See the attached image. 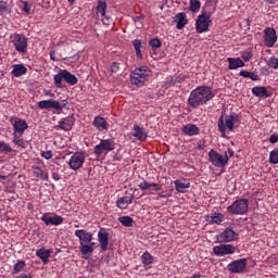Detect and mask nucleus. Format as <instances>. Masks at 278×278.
Here are the masks:
<instances>
[{
    "mask_svg": "<svg viewBox=\"0 0 278 278\" xmlns=\"http://www.w3.org/2000/svg\"><path fill=\"white\" fill-rule=\"evenodd\" d=\"M212 99H214V92L212 91V88L207 86H200L190 92L188 103L190 108L197 110L199 105H205L207 101H212Z\"/></svg>",
    "mask_w": 278,
    "mask_h": 278,
    "instance_id": "1",
    "label": "nucleus"
},
{
    "mask_svg": "<svg viewBox=\"0 0 278 278\" xmlns=\"http://www.w3.org/2000/svg\"><path fill=\"white\" fill-rule=\"evenodd\" d=\"M74 236L79 240V251L83 255V260H90V256L94 253L92 232L84 229H77L75 230Z\"/></svg>",
    "mask_w": 278,
    "mask_h": 278,
    "instance_id": "2",
    "label": "nucleus"
},
{
    "mask_svg": "<svg viewBox=\"0 0 278 278\" xmlns=\"http://www.w3.org/2000/svg\"><path fill=\"white\" fill-rule=\"evenodd\" d=\"M240 121V115L232 113L230 115H220L217 121L218 131L222 134V138H226L228 131H233V125Z\"/></svg>",
    "mask_w": 278,
    "mask_h": 278,
    "instance_id": "3",
    "label": "nucleus"
},
{
    "mask_svg": "<svg viewBox=\"0 0 278 278\" xmlns=\"http://www.w3.org/2000/svg\"><path fill=\"white\" fill-rule=\"evenodd\" d=\"M53 79L54 86H56V88H64L62 79H64L68 86H75L78 81L77 76L71 74V72L66 70H61L56 75H54Z\"/></svg>",
    "mask_w": 278,
    "mask_h": 278,
    "instance_id": "4",
    "label": "nucleus"
},
{
    "mask_svg": "<svg viewBox=\"0 0 278 278\" xmlns=\"http://www.w3.org/2000/svg\"><path fill=\"white\" fill-rule=\"evenodd\" d=\"M39 110H55L56 112H62L63 110L68 109V101L66 100H41L37 103Z\"/></svg>",
    "mask_w": 278,
    "mask_h": 278,
    "instance_id": "5",
    "label": "nucleus"
},
{
    "mask_svg": "<svg viewBox=\"0 0 278 278\" xmlns=\"http://www.w3.org/2000/svg\"><path fill=\"white\" fill-rule=\"evenodd\" d=\"M228 214H233L236 216H242L249 212V200L239 199L235 201L231 205L227 207Z\"/></svg>",
    "mask_w": 278,
    "mask_h": 278,
    "instance_id": "6",
    "label": "nucleus"
},
{
    "mask_svg": "<svg viewBox=\"0 0 278 278\" xmlns=\"http://www.w3.org/2000/svg\"><path fill=\"white\" fill-rule=\"evenodd\" d=\"M149 67L147 66H141L136 68L131 74H130V84L132 86H144V83L147 81V77L149 74H147Z\"/></svg>",
    "mask_w": 278,
    "mask_h": 278,
    "instance_id": "7",
    "label": "nucleus"
},
{
    "mask_svg": "<svg viewBox=\"0 0 278 278\" xmlns=\"http://www.w3.org/2000/svg\"><path fill=\"white\" fill-rule=\"evenodd\" d=\"M210 13H202L198 16L195 21V31L197 34H205V31H210V25H212Z\"/></svg>",
    "mask_w": 278,
    "mask_h": 278,
    "instance_id": "8",
    "label": "nucleus"
},
{
    "mask_svg": "<svg viewBox=\"0 0 278 278\" xmlns=\"http://www.w3.org/2000/svg\"><path fill=\"white\" fill-rule=\"evenodd\" d=\"M208 160L213 166H216L217 168H223V166H227V163L229 162V155H227V152H224V154H220L216 152V150H211L208 152Z\"/></svg>",
    "mask_w": 278,
    "mask_h": 278,
    "instance_id": "9",
    "label": "nucleus"
},
{
    "mask_svg": "<svg viewBox=\"0 0 278 278\" xmlns=\"http://www.w3.org/2000/svg\"><path fill=\"white\" fill-rule=\"evenodd\" d=\"M238 238H240V235L231 229V227H226L223 232L217 235V241L220 243L236 242Z\"/></svg>",
    "mask_w": 278,
    "mask_h": 278,
    "instance_id": "10",
    "label": "nucleus"
},
{
    "mask_svg": "<svg viewBox=\"0 0 278 278\" xmlns=\"http://www.w3.org/2000/svg\"><path fill=\"white\" fill-rule=\"evenodd\" d=\"M84 162H86L84 152H75L68 161V166L72 170H79V168H83Z\"/></svg>",
    "mask_w": 278,
    "mask_h": 278,
    "instance_id": "11",
    "label": "nucleus"
},
{
    "mask_svg": "<svg viewBox=\"0 0 278 278\" xmlns=\"http://www.w3.org/2000/svg\"><path fill=\"white\" fill-rule=\"evenodd\" d=\"M213 253L217 257H225V255H233V253H236V247L227 243H222L213 248Z\"/></svg>",
    "mask_w": 278,
    "mask_h": 278,
    "instance_id": "12",
    "label": "nucleus"
},
{
    "mask_svg": "<svg viewBox=\"0 0 278 278\" xmlns=\"http://www.w3.org/2000/svg\"><path fill=\"white\" fill-rule=\"evenodd\" d=\"M116 143L112 139H102L98 146L94 147L93 153L99 157L103 151H114Z\"/></svg>",
    "mask_w": 278,
    "mask_h": 278,
    "instance_id": "13",
    "label": "nucleus"
},
{
    "mask_svg": "<svg viewBox=\"0 0 278 278\" xmlns=\"http://www.w3.org/2000/svg\"><path fill=\"white\" fill-rule=\"evenodd\" d=\"M247 258H239L236 261H232L227 265V268L230 273H233L236 275H240L247 270Z\"/></svg>",
    "mask_w": 278,
    "mask_h": 278,
    "instance_id": "14",
    "label": "nucleus"
},
{
    "mask_svg": "<svg viewBox=\"0 0 278 278\" xmlns=\"http://www.w3.org/2000/svg\"><path fill=\"white\" fill-rule=\"evenodd\" d=\"M27 37L15 34L12 40L15 51L18 53H27Z\"/></svg>",
    "mask_w": 278,
    "mask_h": 278,
    "instance_id": "15",
    "label": "nucleus"
},
{
    "mask_svg": "<svg viewBox=\"0 0 278 278\" xmlns=\"http://www.w3.org/2000/svg\"><path fill=\"white\" fill-rule=\"evenodd\" d=\"M40 220H42V223H45L47 227H58L59 225H62V223H64V217L60 215L51 216L49 213H45L41 216Z\"/></svg>",
    "mask_w": 278,
    "mask_h": 278,
    "instance_id": "16",
    "label": "nucleus"
},
{
    "mask_svg": "<svg viewBox=\"0 0 278 278\" xmlns=\"http://www.w3.org/2000/svg\"><path fill=\"white\" fill-rule=\"evenodd\" d=\"M13 118H15L13 123V135L23 136V134H25V130L29 127V125L25 119L17 118V117H11V122Z\"/></svg>",
    "mask_w": 278,
    "mask_h": 278,
    "instance_id": "17",
    "label": "nucleus"
},
{
    "mask_svg": "<svg viewBox=\"0 0 278 278\" xmlns=\"http://www.w3.org/2000/svg\"><path fill=\"white\" fill-rule=\"evenodd\" d=\"M108 11V3L105 0H99L97 5V12L102 16V23L103 25H111L112 18H110L105 12Z\"/></svg>",
    "mask_w": 278,
    "mask_h": 278,
    "instance_id": "18",
    "label": "nucleus"
},
{
    "mask_svg": "<svg viewBox=\"0 0 278 278\" xmlns=\"http://www.w3.org/2000/svg\"><path fill=\"white\" fill-rule=\"evenodd\" d=\"M98 241L101 251H108V245L110 244V232H108V229L100 228L98 231Z\"/></svg>",
    "mask_w": 278,
    "mask_h": 278,
    "instance_id": "19",
    "label": "nucleus"
},
{
    "mask_svg": "<svg viewBox=\"0 0 278 278\" xmlns=\"http://www.w3.org/2000/svg\"><path fill=\"white\" fill-rule=\"evenodd\" d=\"M264 34L265 45L267 47H275V42H277V30H275V28L267 27L265 28Z\"/></svg>",
    "mask_w": 278,
    "mask_h": 278,
    "instance_id": "20",
    "label": "nucleus"
},
{
    "mask_svg": "<svg viewBox=\"0 0 278 278\" xmlns=\"http://www.w3.org/2000/svg\"><path fill=\"white\" fill-rule=\"evenodd\" d=\"M73 125H75V117L67 116L59 122L54 129H62L63 131H71L73 129Z\"/></svg>",
    "mask_w": 278,
    "mask_h": 278,
    "instance_id": "21",
    "label": "nucleus"
},
{
    "mask_svg": "<svg viewBox=\"0 0 278 278\" xmlns=\"http://www.w3.org/2000/svg\"><path fill=\"white\" fill-rule=\"evenodd\" d=\"M208 225H220L225 220L223 213H212L205 217Z\"/></svg>",
    "mask_w": 278,
    "mask_h": 278,
    "instance_id": "22",
    "label": "nucleus"
},
{
    "mask_svg": "<svg viewBox=\"0 0 278 278\" xmlns=\"http://www.w3.org/2000/svg\"><path fill=\"white\" fill-rule=\"evenodd\" d=\"M181 131L185 136H199L201 134V129L194 124H187L182 126Z\"/></svg>",
    "mask_w": 278,
    "mask_h": 278,
    "instance_id": "23",
    "label": "nucleus"
},
{
    "mask_svg": "<svg viewBox=\"0 0 278 278\" xmlns=\"http://www.w3.org/2000/svg\"><path fill=\"white\" fill-rule=\"evenodd\" d=\"M227 62L229 71H236V68H243L244 66V61L240 58H228Z\"/></svg>",
    "mask_w": 278,
    "mask_h": 278,
    "instance_id": "24",
    "label": "nucleus"
},
{
    "mask_svg": "<svg viewBox=\"0 0 278 278\" xmlns=\"http://www.w3.org/2000/svg\"><path fill=\"white\" fill-rule=\"evenodd\" d=\"M252 94H254V97H258V99H268V97H270L268 89L264 86L253 87Z\"/></svg>",
    "mask_w": 278,
    "mask_h": 278,
    "instance_id": "25",
    "label": "nucleus"
},
{
    "mask_svg": "<svg viewBox=\"0 0 278 278\" xmlns=\"http://www.w3.org/2000/svg\"><path fill=\"white\" fill-rule=\"evenodd\" d=\"M131 203H134V197H122L116 201V207L127 210Z\"/></svg>",
    "mask_w": 278,
    "mask_h": 278,
    "instance_id": "26",
    "label": "nucleus"
},
{
    "mask_svg": "<svg viewBox=\"0 0 278 278\" xmlns=\"http://www.w3.org/2000/svg\"><path fill=\"white\" fill-rule=\"evenodd\" d=\"M36 255L39 257V260H41L43 264H48L49 257H51V250H47L45 248L38 249L36 251Z\"/></svg>",
    "mask_w": 278,
    "mask_h": 278,
    "instance_id": "27",
    "label": "nucleus"
},
{
    "mask_svg": "<svg viewBox=\"0 0 278 278\" xmlns=\"http://www.w3.org/2000/svg\"><path fill=\"white\" fill-rule=\"evenodd\" d=\"M134 138H137V140H141V141H144L147 140V131L144 130V128L138 126V125H135L134 126V134H132Z\"/></svg>",
    "mask_w": 278,
    "mask_h": 278,
    "instance_id": "28",
    "label": "nucleus"
},
{
    "mask_svg": "<svg viewBox=\"0 0 278 278\" xmlns=\"http://www.w3.org/2000/svg\"><path fill=\"white\" fill-rule=\"evenodd\" d=\"M27 74V67H25V65L23 64H16L13 65V70L11 72V75H13V77H23V75Z\"/></svg>",
    "mask_w": 278,
    "mask_h": 278,
    "instance_id": "29",
    "label": "nucleus"
},
{
    "mask_svg": "<svg viewBox=\"0 0 278 278\" xmlns=\"http://www.w3.org/2000/svg\"><path fill=\"white\" fill-rule=\"evenodd\" d=\"M174 185L177 192H180V193L186 192V190L190 188V181H186V180L177 179L174 181Z\"/></svg>",
    "mask_w": 278,
    "mask_h": 278,
    "instance_id": "30",
    "label": "nucleus"
},
{
    "mask_svg": "<svg viewBox=\"0 0 278 278\" xmlns=\"http://www.w3.org/2000/svg\"><path fill=\"white\" fill-rule=\"evenodd\" d=\"M93 127H97L99 131H105L108 129V122L101 116H97L93 121Z\"/></svg>",
    "mask_w": 278,
    "mask_h": 278,
    "instance_id": "31",
    "label": "nucleus"
},
{
    "mask_svg": "<svg viewBox=\"0 0 278 278\" xmlns=\"http://www.w3.org/2000/svg\"><path fill=\"white\" fill-rule=\"evenodd\" d=\"M141 262L143 264V268H151V265L153 264V262H155V258L153 257V255H151V253L144 252L141 255Z\"/></svg>",
    "mask_w": 278,
    "mask_h": 278,
    "instance_id": "32",
    "label": "nucleus"
},
{
    "mask_svg": "<svg viewBox=\"0 0 278 278\" xmlns=\"http://www.w3.org/2000/svg\"><path fill=\"white\" fill-rule=\"evenodd\" d=\"M177 25L176 29H184L188 25V18H186V13L181 12L176 15Z\"/></svg>",
    "mask_w": 278,
    "mask_h": 278,
    "instance_id": "33",
    "label": "nucleus"
},
{
    "mask_svg": "<svg viewBox=\"0 0 278 278\" xmlns=\"http://www.w3.org/2000/svg\"><path fill=\"white\" fill-rule=\"evenodd\" d=\"M132 47H134V49L136 51L137 58L142 60V51H140V49L142 48V41L140 39H135L132 41Z\"/></svg>",
    "mask_w": 278,
    "mask_h": 278,
    "instance_id": "34",
    "label": "nucleus"
},
{
    "mask_svg": "<svg viewBox=\"0 0 278 278\" xmlns=\"http://www.w3.org/2000/svg\"><path fill=\"white\" fill-rule=\"evenodd\" d=\"M118 223L123 225V227H134V218L129 216H121L118 217Z\"/></svg>",
    "mask_w": 278,
    "mask_h": 278,
    "instance_id": "35",
    "label": "nucleus"
},
{
    "mask_svg": "<svg viewBox=\"0 0 278 278\" xmlns=\"http://www.w3.org/2000/svg\"><path fill=\"white\" fill-rule=\"evenodd\" d=\"M33 173L37 178L43 179V181L49 180V174H45V172L40 167H34Z\"/></svg>",
    "mask_w": 278,
    "mask_h": 278,
    "instance_id": "36",
    "label": "nucleus"
},
{
    "mask_svg": "<svg viewBox=\"0 0 278 278\" xmlns=\"http://www.w3.org/2000/svg\"><path fill=\"white\" fill-rule=\"evenodd\" d=\"M20 8H21L22 12H25V14H27V15L31 14V4H29V2L21 1Z\"/></svg>",
    "mask_w": 278,
    "mask_h": 278,
    "instance_id": "37",
    "label": "nucleus"
},
{
    "mask_svg": "<svg viewBox=\"0 0 278 278\" xmlns=\"http://www.w3.org/2000/svg\"><path fill=\"white\" fill-rule=\"evenodd\" d=\"M0 153H12V147L5 141H0Z\"/></svg>",
    "mask_w": 278,
    "mask_h": 278,
    "instance_id": "38",
    "label": "nucleus"
},
{
    "mask_svg": "<svg viewBox=\"0 0 278 278\" xmlns=\"http://www.w3.org/2000/svg\"><path fill=\"white\" fill-rule=\"evenodd\" d=\"M190 10L191 12H199L201 10V1L199 0H190Z\"/></svg>",
    "mask_w": 278,
    "mask_h": 278,
    "instance_id": "39",
    "label": "nucleus"
},
{
    "mask_svg": "<svg viewBox=\"0 0 278 278\" xmlns=\"http://www.w3.org/2000/svg\"><path fill=\"white\" fill-rule=\"evenodd\" d=\"M269 163L270 164H278V148L274 149L269 153Z\"/></svg>",
    "mask_w": 278,
    "mask_h": 278,
    "instance_id": "40",
    "label": "nucleus"
},
{
    "mask_svg": "<svg viewBox=\"0 0 278 278\" xmlns=\"http://www.w3.org/2000/svg\"><path fill=\"white\" fill-rule=\"evenodd\" d=\"M267 66L269 68H274L275 71L278 70V59L276 56H271L267 62Z\"/></svg>",
    "mask_w": 278,
    "mask_h": 278,
    "instance_id": "41",
    "label": "nucleus"
},
{
    "mask_svg": "<svg viewBox=\"0 0 278 278\" xmlns=\"http://www.w3.org/2000/svg\"><path fill=\"white\" fill-rule=\"evenodd\" d=\"M13 142L17 147H21L22 149H25V140L23 138H21L20 135H13Z\"/></svg>",
    "mask_w": 278,
    "mask_h": 278,
    "instance_id": "42",
    "label": "nucleus"
},
{
    "mask_svg": "<svg viewBox=\"0 0 278 278\" xmlns=\"http://www.w3.org/2000/svg\"><path fill=\"white\" fill-rule=\"evenodd\" d=\"M149 45L152 49H160V47H162V41L159 38H152L149 41Z\"/></svg>",
    "mask_w": 278,
    "mask_h": 278,
    "instance_id": "43",
    "label": "nucleus"
},
{
    "mask_svg": "<svg viewBox=\"0 0 278 278\" xmlns=\"http://www.w3.org/2000/svg\"><path fill=\"white\" fill-rule=\"evenodd\" d=\"M25 266V261H18L15 265H14V268H13V273L16 275L18 273H21V270H23Z\"/></svg>",
    "mask_w": 278,
    "mask_h": 278,
    "instance_id": "44",
    "label": "nucleus"
},
{
    "mask_svg": "<svg viewBox=\"0 0 278 278\" xmlns=\"http://www.w3.org/2000/svg\"><path fill=\"white\" fill-rule=\"evenodd\" d=\"M139 188L140 190H149L151 188V184L147 182V180H143L139 184Z\"/></svg>",
    "mask_w": 278,
    "mask_h": 278,
    "instance_id": "45",
    "label": "nucleus"
},
{
    "mask_svg": "<svg viewBox=\"0 0 278 278\" xmlns=\"http://www.w3.org/2000/svg\"><path fill=\"white\" fill-rule=\"evenodd\" d=\"M5 12H8V3L1 1L0 2V14L3 15V14H5Z\"/></svg>",
    "mask_w": 278,
    "mask_h": 278,
    "instance_id": "46",
    "label": "nucleus"
},
{
    "mask_svg": "<svg viewBox=\"0 0 278 278\" xmlns=\"http://www.w3.org/2000/svg\"><path fill=\"white\" fill-rule=\"evenodd\" d=\"M242 60H244V62H250V60L253 58V53L251 52H244L242 55H241Z\"/></svg>",
    "mask_w": 278,
    "mask_h": 278,
    "instance_id": "47",
    "label": "nucleus"
},
{
    "mask_svg": "<svg viewBox=\"0 0 278 278\" xmlns=\"http://www.w3.org/2000/svg\"><path fill=\"white\" fill-rule=\"evenodd\" d=\"M41 157H45V160H51V157H53V152L43 151V152H41Z\"/></svg>",
    "mask_w": 278,
    "mask_h": 278,
    "instance_id": "48",
    "label": "nucleus"
},
{
    "mask_svg": "<svg viewBox=\"0 0 278 278\" xmlns=\"http://www.w3.org/2000/svg\"><path fill=\"white\" fill-rule=\"evenodd\" d=\"M239 75H240V77H243L244 79H247V78H250L251 72H249L247 70H241Z\"/></svg>",
    "mask_w": 278,
    "mask_h": 278,
    "instance_id": "49",
    "label": "nucleus"
},
{
    "mask_svg": "<svg viewBox=\"0 0 278 278\" xmlns=\"http://www.w3.org/2000/svg\"><path fill=\"white\" fill-rule=\"evenodd\" d=\"M252 81H260V76L255 72H250V78Z\"/></svg>",
    "mask_w": 278,
    "mask_h": 278,
    "instance_id": "50",
    "label": "nucleus"
},
{
    "mask_svg": "<svg viewBox=\"0 0 278 278\" xmlns=\"http://www.w3.org/2000/svg\"><path fill=\"white\" fill-rule=\"evenodd\" d=\"M150 188H153V190L155 192H160V190H162V186H160V185H157L155 182L150 184Z\"/></svg>",
    "mask_w": 278,
    "mask_h": 278,
    "instance_id": "51",
    "label": "nucleus"
},
{
    "mask_svg": "<svg viewBox=\"0 0 278 278\" xmlns=\"http://www.w3.org/2000/svg\"><path fill=\"white\" fill-rule=\"evenodd\" d=\"M111 72L118 73V63L116 62L111 63Z\"/></svg>",
    "mask_w": 278,
    "mask_h": 278,
    "instance_id": "52",
    "label": "nucleus"
},
{
    "mask_svg": "<svg viewBox=\"0 0 278 278\" xmlns=\"http://www.w3.org/2000/svg\"><path fill=\"white\" fill-rule=\"evenodd\" d=\"M269 142L271 143V144H276V142H278V136L277 135H270V137H269Z\"/></svg>",
    "mask_w": 278,
    "mask_h": 278,
    "instance_id": "53",
    "label": "nucleus"
},
{
    "mask_svg": "<svg viewBox=\"0 0 278 278\" xmlns=\"http://www.w3.org/2000/svg\"><path fill=\"white\" fill-rule=\"evenodd\" d=\"M52 179H54V181H60V179H62V176L60 175V173L53 172Z\"/></svg>",
    "mask_w": 278,
    "mask_h": 278,
    "instance_id": "54",
    "label": "nucleus"
},
{
    "mask_svg": "<svg viewBox=\"0 0 278 278\" xmlns=\"http://www.w3.org/2000/svg\"><path fill=\"white\" fill-rule=\"evenodd\" d=\"M49 55H50V60H52V62H56L58 61V59H55V50H51Z\"/></svg>",
    "mask_w": 278,
    "mask_h": 278,
    "instance_id": "55",
    "label": "nucleus"
},
{
    "mask_svg": "<svg viewBox=\"0 0 278 278\" xmlns=\"http://www.w3.org/2000/svg\"><path fill=\"white\" fill-rule=\"evenodd\" d=\"M197 150L198 151H204L205 150V143H198Z\"/></svg>",
    "mask_w": 278,
    "mask_h": 278,
    "instance_id": "56",
    "label": "nucleus"
},
{
    "mask_svg": "<svg viewBox=\"0 0 278 278\" xmlns=\"http://www.w3.org/2000/svg\"><path fill=\"white\" fill-rule=\"evenodd\" d=\"M235 154H236V152H233V150L231 148H228V155L230 157H233Z\"/></svg>",
    "mask_w": 278,
    "mask_h": 278,
    "instance_id": "57",
    "label": "nucleus"
},
{
    "mask_svg": "<svg viewBox=\"0 0 278 278\" xmlns=\"http://www.w3.org/2000/svg\"><path fill=\"white\" fill-rule=\"evenodd\" d=\"M265 1H266V3H269V5H274V3L277 2V0H265Z\"/></svg>",
    "mask_w": 278,
    "mask_h": 278,
    "instance_id": "58",
    "label": "nucleus"
},
{
    "mask_svg": "<svg viewBox=\"0 0 278 278\" xmlns=\"http://www.w3.org/2000/svg\"><path fill=\"white\" fill-rule=\"evenodd\" d=\"M8 179V176L0 175V181H5Z\"/></svg>",
    "mask_w": 278,
    "mask_h": 278,
    "instance_id": "59",
    "label": "nucleus"
},
{
    "mask_svg": "<svg viewBox=\"0 0 278 278\" xmlns=\"http://www.w3.org/2000/svg\"><path fill=\"white\" fill-rule=\"evenodd\" d=\"M68 1V3H71V5H73V3H75V1H77V0H67Z\"/></svg>",
    "mask_w": 278,
    "mask_h": 278,
    "instance_id": "60",
    "label": "nucleus"
},
{
    "mask_svg": "<svg viewBox=\"0 0 278 278\" xmlns=\"http://www.w3.org/2000/svg\"><path fill=\"white\" fill-rule=\"evenodd\" d=\"M176 81H178V83H179V81H181V80H180L179 78H176Z\"/></svg>",
    "mask_w": 278,
    "mask_h": 278,
    "instance_id": "61",
    "label": "nucleus"
}]
</instances>
